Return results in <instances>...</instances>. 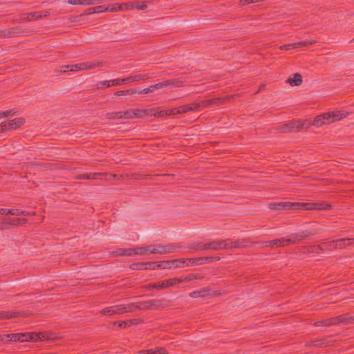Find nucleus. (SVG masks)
<instances>
[{"label":"nucleus","mask_w":354,"mask_h":354,"mask_svg":"<svg viewBox=\"0 0 354 354\" xmlns=\"http://www.w3.org/2000/svg\"><path fill=\"white\" fill-rule=\"evenodd\" d=\"M335 317V325L340 324H353V317H346V315H339Z\"/></svg>","instance_id":"aec40b11"},{"label":"nucleus","mask_w":354,"mask_h":354,"mask_svg":"<svg viewBox=\"0 0 354 354\" xmlns=\"http://www.w3.org/2000/svg\"><path fill=\"white\" fill-rule=\"evenodd\" d=\"M136 8L138 10H145L147 8V4L145 2H142L140 3L137 2V4H136Z\"/></svg>","instance_id":"603ef678"},{"label":"nucleus","mask_w":354,"mask_h":354,"mask_svg":"<svg viewBox=\"0 0 354 354\" xmlns=\"http://www.w3.org/2000/svg\"><path fill=\"white\" fill-rule=\"evenodd\" d=\"M291 48H295V46H294V43L284 44V45H282V46H280V49L282 50H290Z\"/></svg>","instance_id":"49530a36"},{"label":"nucleus","mask_w":354,"mask_h":354,"mask_svg":"<svg viewBox=\"0 0 354 354\" xmlns=\"http://www.w3.org/2000/svg\"><path fill=\"white\" fill-rule=\"evenodd\" d=\"M137 269L138 270H156L159 268L158 261L142 263L138 265Z\"/></svg>","instance_id":"6ab92c4d"},{"label":"nucleus","mask_w":354,"mask_h":354,"mask_svg":"<svg viewBox=\"0 0 354 354\" xmlns=\"http://www.w3.org/2000/svg\"><path fill=\"white\" fill-rule=\"evenodd\" d=\"M198 111L202 108H206V107L212 106L210 100H203V101H202L201 102H198Z\"/></svg>","instance_id":"a19ab883"},{"label":"nucleus","mask_w":354,"mask_h":354,"mask_svg":"<svg viewBox=\"0 0 354 354\" xmlns=\"http://www.w3.org/2000/svg\"><path fill=\"white\" fill-rule=\"evenodd\" d=\"M201 279V277L200 274H188L184 277H177V284L179 283H183V282H189L194 279Z\"/></svg>","instance_id":"393cba45"},{"label":"nucleus","mask_w":354,"mask_h":354,"mask_svg":"<svg viewBox=\"0 0 354 354\" xmlns=\"http://www.w3.org/2000/svg\"><path fill=\"white\" fill-rule=\"evenodd\" d=\"M167 111V116L168 115H176V114H181L180 113V106L178 107V108H173V109H166Z\"/></svg>","instance_id":"37998d69"},{"label":"nucleus","mask_w":354,"mask_h":354,"mask_svg":"<svg viewBox=\"0 0 354 354\" xmlns=\"http://www.w3.org/2000/svg\"><path fill=\"white\" fill-rule=\"evenodd\" d=\"M209 293V290L207 288H202L199 290L193 291L189 293V296L192 298L204 297Z\"/></svg>","instance_id":"a878e982"},{"label":"nucleus","mask_w":354,"mask_h":354,"mask_svg":"<svg viewBox=\"0 0 354 354\" xmlns=\"http://www.w3.org/2000/svg\"><path fill=\"white\" fill-rule=\"evenodd\" d=\"M316 326H330L335 325V317H330L328 319H323L315 322Z\"/></svg>","instance_id":"c756f323"},{"label":"nucleus","mask_w":354,"mask_h":354,"mask_svg":"<svg viewBox=\"0 0 354 354\" xmlns=\"http://www.w3.org/2000/svg\"><path fill=\"white\" fill-rule=\"evenodd\" d=\"M174 262L173 268H183L186 266L185 259H174L171 260Z\"/></svg>","instance_id":"ea45409f"},{"label":"nucleus","mask_w":354,"mask_h":354,"mask_svg":"<svg viewBox=\"0 0 354 354\" xmlns=\"http://www.w3.org/2000/svg\"><path fill=\"white\" fill-rule=\"evenodd\" d=\"M127 322H129V326L131 325H136L140 322L138 319H131Z\"/></svg>","instance_id":"052dcab7"},{"label":"nucleus","mask_w":354,"mask_h":354,"mask_svg":"<svg viewBox=\"0 0 354 354\" xmlns=\"http://www.w3.org/2000/svg\"><path fill=\"white\" fill-rule=\"evenodd\" d=\"M110 81H111V86H119L124 83L123 82H122V79L111 80Z\"/></svg>","instance_id":"864d4df0"},{"label":"nucleus","mask_w":354,"mask_h":354,"mask_svg":"<svg viewBox=\"0 0 354 354\" xmlns=\"http://www.w3.org/2000/svg\"><path fill=\"white\" fill-rule=\"evenodd\" d=\"M311 126V123L309 120H295L290 122L289 124L283 127V131L288 132L293 130H300L302 129H308Z\"/></svg>","instance_id":"423d86ee"},{"label":"nucleus","mask_w":354,"mask_h":354,"mask_svg":"<svg viewBox=\"0 0 354 354\" xmlns=\"http://www.w3.org/2000/svg\"><path fill=\"white\" fill-rule=\"evenodd\" d=\"M106 174L104 173H89V174H82L77 176V179H89V180H96V179H102Z\"/></svg>","instance_id":"2eb2a0df"},{"label":"nucleus","mask_w":354,"mask_h":354,"mask_svg":"<svg viewBox=\"0 0 354 354\" xmlns=\"http://www.w3.org/2000/svg\"><path fill=\"white\" fill-rule=\"evenodd\" d=\"M286 82L290 84L292 86H299L302 84V77L299 73L294 74L292 77H289Z\"/></svg>","instance_id":"4be33fe9"},{"label":"nucleus","mask_w":354,"mask_h":354,"mask_svg":"<svg viewBox=\"0 0 354 354\" xmlns=\"http://www.w3.org/2000/svg\"><path fill=\"white\" fill-rule=\"evenodd\" d=\"M228 100L227 97H216L212 99H210L212 106H218L220 104H223L225 103Z\"/></svg>","instance_id":"72a5a7b5"},{"label":"nucleus","mask_w":354,"mask_h":354,"mask_svg":"<svg viewBox=\"0 0 354 354\" xmlns=\"http://www.w3.org/2000/svg\"><path fill=\"white\" fill-rule=\"evenodd\" d=\"M3 212H5L4 208H0V214H3Z\"/></svg>","instance_id":"774afa93"},{"label":"nucleus","mask_w":354,"mask_h":354,"mask_svg":"<svg viewBox=\"0 0 354 354\" xmlns=\"http://www.w3.org/2000/svg\"><path fill=\"white\" fill-rule=\"evenodd\" d=\"M24 122V120L22 118H17L10 120L8 122H2L0 124V132H3L6 130H14L19 127Z\"/></svg>","instance_id":"9d476101"},{"label":"nucleus","mask_w":354,"mask_h":354,"mask_svg":"<svg viewBox=\"0 0 354 354\" xmlns=\"http://www.w3.org/2000/svg\"><path fill=\"white\" fill-rule=\"evenodd\" d=\"M330 207L329 204L322 203H300V209H327Z\"/></svg>","instance_id":"f8f14e48"},{"label":"nucleus","mask_w":354,"mask_h":354,"mask_svg":"<svg viewBox=\"0 0 354 354\" xmlns=\"http://www.w3.org/2000/svg\"><path fill=\"white\" fill-rule=\"evenodd\" d=\"M81 67L82 66H80V64H73L71 66L70 71H82Z\"/></svg>","instance_id":"09e8293b"},{"label":"nucleus","mask_w":354,"mask_h":354,"mask_svg":"<svg viewBox=\"0 0 354 354\" xmlns=\"http://www.w3.org/2000/svg\"><path fill=\"white\" fill-rule=\"evenodd\" d=\"M140 353H147V354H167L165 349L162 347L142 351Z\"/></svg>","instance_id":"473e14b6"},{"label":"nucleus","mask_w":354,"mask_h":354,"mask_svg":"<svg viewBox=\"0 0 354 354\" xmlns=\"http://www.w3.org/2000/svg\"><path fill=\"white\" fill-rule=\"evenodd\" d=\"M19 312L17 311H1L0 319H8L18 317Z\"/></svg>","instance_id":"c85d7f7f"},{"label":"nucleus","mask_w":354,"mask_h":354,"mask_svg":"<svg viewBox=\"0 0 354 354\" xmlns=\"http://www.w3.org/2000/svg\"><path fill=\"white\" fill-rule=\"evenodd\" d=\"M271 209H300V203L272 202L268 205Z\"/></svg>","instance_id":"0eeeda50"},{"label":"nucleus","mask_w":354,"mask_h":354,"mask_svg":"<svg viewBox=\"0 0 354 354\" xmlns=\"http://www.w3.org/2000/svg\"><path fill=\"white\" fill-rule=\"evenodd\" d=\"M207 259L206 258H188L185 259L186 266H195V265H201L205 263Z\"/></svg>","instance_id":"412c9836"},{"label":"nucleus","mask_w":354,"mask_h":354,"mask_svg":"<svg viewBox=\"0 0 354 354\" xmlns=\"http://www.w3.org/2000/svg\"><path fill=\"white\" fill-rule=\"evenodd\" d=\"M13 333L6 335V342H12Z\"/></svg>","instance_id":"680f3d73"},{"label":"nucleus","mask_w":354,"mask_h":354,"mask_svg":"<svg viewBox=\"0 0 354 354\" xmlns=\"http://www.w3.org/2000/svg\"><path fill=\"white\" fill-rule=\"evenodd\" d=\"M265 246L283 247L287 246L286 238L282 237L277 239L265 242Z\"/></svg>","instance_id":"f3484780"},{"label":"nucleus","mask_w":354,"mask_h":354,"mask_svg":"<svg viewBox=\"0 0 354 354\" xmlns=\"http://www.w3.org/2000/svg\"><path fill=\"white\" fill-rule=\"evenodd\" d=\"M6 335H0V342H6Z\"/></svg>","instance_id":"69168bd1"},{"label":"nucleus","mask_w":354,"mask_h":354,"mask_svg":"<svg viewBox=\"0 0 354 354\" xmlns=\"http://www.w3.org/2000/svg\"><path fill=\"white\" fill-rule=\"evenodd\" d=\"M104 10L106 12H117L118 10H121V4L120 3H113L109 6H106L104 8Z\"/></svg>","instance_id":"58836bf2"},{"label":"nucleus","mask_w":354,"mask_h":354,"mask_svg":"<svg viewBox=\"0 0 354 354\" xmlns=\"http://www.w3.org/2000/svg\"><path fill=\"white\" fill-rule=\"evenodd\" d=\"M115 119L123 118V111L114 112Z\"/></svg>","instance_id":"4d7b16f0"},{"label":"nucleus","mask_w":354,"mask_h":354,"mask_svg":"<svg viewBox=\"0 0 354 354\" xmlns=\"http://www.w3.org/2000/svg\"><path fill=\"white\" fill-rule=\"evenodd\" d=\"M111 86L110 80L101 81L97 84L98 88H105Z\"/></svg>","instance_id":"79ce46f5"},{"label":"nucleus","mask_w":354,"mask_h":354,"mask_svg":"<svg viewBox=\"0 0 354 354\" xmlns=\"http://www.w3.org/2000/svg\"><path fill=\"white\" fill-rule=\"evenodd\" d=\"M104 8H106V7L105 6H97L95 8H93L92 12L100 13V12H106L104 10Z\"/></svg>","instance_id":"de8ad7c7"},{"label":"nucleus","mask_w":354,"mask_h":354,"mask_svg":"<svg viewBox=\"0 0 354 354\" xmlns=\"http://www.w3.org/2000/svg\"><path fill=\"white\" fill-rule=\"evenodd\" d=\"M189 111H198V102H193L190 104H186L180 106V113L181 114L185 113Z\"/></svg>","instance_id":"a211bd4d"},{"label":"nucleus","mask_w":354,"mask_h":354,"mask_svg":"<svg viewBox=\"0 0 354 354\" xmlns=\"http://www.w3.org/2000/svg\"><path fill=\"white\" fill-rule=\"evenodd\" d=\"M152 88L155 89H160L163 88L162 82H159L156 84L152 85Z\"/></svg>","instance_id":"bf43d9fd"},{"label":"nucleus","mask_w":354,"mask_h":354,"mask_svg":"<svg viewBox=\"0 0 354 354\" xmlns=\"http://www.w3.org/2000/svg\"><path fill=\"white\" fill-rule=\"evenodd\" d=\"M71 66V65H66V66H62L60 72L66 73L67 71H70Z\"/></svg>","instance_id":"13d9d810"},{"label":"nucleus","mask_w":354,"mask_h":354,"mask_svg":"<svg viewBox=\"0 0 354 354\" xmlns=\"http://www.w3.org/2000/svg\"><path fill=\"white\" fill-rule=\"evenodd\" d=\"M312 234L313 233L308 230L292 234L288 238H286L287 245L297 243L304 239L307 238Z\"/></svg>","instance_id":"9b49d317"},{"label":"nucleus","mask_w":354,"mask_h":354,"mask_svg":"<svg viewBox=\"0 0 354 354\" xmlns=\"http://www.w3.org/2000/svg\"><path fill=\"white\" fill-rule=\"evenodd\" d=\"M106 118H107L109 120H115L114 112L106 113Z\"/></svg>","instance_id":"e2e57ef3"},{"label":"nucleus","mask_w":354,"mask_h":354,"mask_svg":"<svg viewBox=\"0 0 354 354\" xmlns=\"http://www.w3.org/2000/svg\"><path fill=\"white\" fill-rule=\"evenodd\" d=\"M113 325H118L119 328H124V327H127V326H129V322L125 321V322H113Z\"/></svg>","instance_id":"3c124183"},{"label":"nucleus","mask_w":354,"mask_h":354,"mask_svg":"<svg viewBox=\"0 0 354 354\" xmlns=\"http://www.w3.org/2000/svg\"><path fill=\"white\" fill-rule=\"evenodd\" d=\"M105 0H68L67 2L71 5H95L104 1Z\"/></svg>","instance_id":"dca6fc26"},{"label":"nucleus","mask_w":354,"mask_h":354,"mask_svg":"<svg viewBox=\"0 0 354 354\" xmlns=\"http://www.w3.org/2000/svg\"><path fill=\"white\" fill-rule=\"evenodd\" d=\"M4 210H5V212H3V215H9V214H10V215H17V216H19V215L28 216V215L30 214L28 212H26L25 211H21L19 209H5L4 208Z\"/></svg>","instance_id":"cd10ccee"},{"label":"nucleus","mask_w":354,"mask_h":354,"mask_svg":"<svg viewBox=\"0 0 354 354\" xmlns=\"http://www.w3.org/2000/svg\"><path fill=\"white\" fill-rule=\"evenodd\" d=\"M162 82L163 88H164V87L170 86L169 80H167L163 81V82Z\"/></svg>","instance_id":"0e129e2a"},{"label":"nucleus","mask_w":354,"mask_h":354,"mask_svg":"<svg viewBox=\"0 0 354 354\" xmlns=\"http://www.w3.org/2000/svg\"><path fill=\"white\" fill-rule=\"evenodd\" d=\"M136 308L133 304H119L106 307L101 310L104 315L113 316L124 313L133 312Z\"/></svg>","instance_id":"39448f33"},{"label":"nucleus","mask_w":354,"mask_h":354,"mask_svg":"<svg viewBox=\"0 0 354 354\" xmlns=\"http://www.w3.org/2000/svg\"><path fill=\"white\" fill-rule=\"evenodd\" d=\"M134 94H138V90L137 89H128L125 91H118L115 93V95L117 96H122V95H132Z\"/></svg>","instance_id":"c9c22d12"},{"label":"nucleus","mask_w":354,"mask_h":354,"mask_svg":"<svg viewBox=\"0 0 354 354\" xmlns=\"http://www.w3.org/2000/svg\"><path fill=\"white\" fill-rule=\"evenodd\" d=\"M7 228L6 226V218H0V229Z\"/></svg>","instance_id":"5fc2aeb1"},{"label":"nucleus","mask_w":354,"mask_h":354,"mask_svg":"<svg viewBox=\"0 0 354 354\" xmlns=\"http://www.w3.org/2000/svg\"><path fill=\"white\" fill-rule=\"evenodd\" d=\"M240 241H232L230 239L222 241H213L207 243H200L197 245L196 249L198 250H223V249H234L244 247Z\"/></svg>","instance_id":"f03ea898"},{"label":"nucleus","mask_w":354,"mask_h":354,"mask_svg":"<svg viewBox=\"0 0 354 354\" xmlns=\"http://www.w3.org/2000/svg\"><path fill=\"white\" fill-rule=\"evenodd\" d=\"M154 90H155V88H152V85H151L149 88H146L142 89V90L138 91V94H141V93H145V94H148L149 93L153 92Z\"/></svg>","instance_id":"a18cd8bd"},{"label":"nucleus","mask_w":354,"mask_h":354,"mask_svg":"<svg viewBox=\"0 0 354 354\" xmlns=\"http://www.w3.org/2000/svg\"><path fill=\"white\" fill-rule=\"evenodd\" d=\"M346 116L347 113L344 111L328 112L317 115L310 123L311 126L320 127L339 121Z\"/></svg>","instance_id":"7ed1b4c3"},{"label":"nucleus","mask_w":354,"mask_h":354,"mask_svg":"<svg viewBox=\"0 0 354 354\" xmlns=\"http://www.w3.org/2000/svg\"><path fill=\"white\" fill-rule=\"evenodd\" d=\"M170 86L173 88H179L185 86V82L182 78L169 80Z\"/></svg>","instance_id":"7c9ffc66"},{"label":"nucleus","mask_w":354,"mask_h":354,"mask_svg":"<svg viewBox=\"0 0 354 354\" xmlns=\"http://www.w3.org/2000/svg\"><path fill=\"white\" fill-rule=\"evenodd\" d=\"M55 335L46 332L13 333L12 342H38L55 339Z\"/></svg>","instance_id":"20e7f679"},{"label":"nucleus","mask_w":354,"mask_h":354,"mask_svg":"<svg viewBox=\"0 0 354 354\" xmlns=\"http://www.w3.org/2000/svg\"><path fill=\"white\" fill-rule=\"evenodd\" d=\"M145 111L147 113L146 118L149 116H154L157 118L167 116L166 110L155 111L154 109H145Z\"/></svg>","instance_id":"5701e85b"},{"label":"nucleus","mask_w":354,"mask_h":354,"mask_svg":"<svg viewBox=\"0 0 354 354\" xmlns=\"http://www.w3.org/2000/svg\"><path fill=\"white\" fill-rule=\"evenodd\" d=\"M122 82H123L124 83L135 82L134 75H131L128 77L123 78V79H122Z\"/></svg>","instance_id":"6e6d98bb"},{"label":"nucleus","mask_w":354,"mask_h":354,"mask_svg":"<svg viewBox=\"0 0 354 354\" xmlns=\"http://www.w3.org/2000/svg\"><path fill=\"white\" fill-rule=\"evenodd\" d=\"M149 306L151 308H157L160 306V301L159 300H151L148 301Z\"/></svg>","instance_id":"c03bdc74"},{"label":"nucleus","mask_w":354,"mask_h":354,"mask_svg":"<svg viewBox=\"0 0 354 354\" xmlns=\"http://www.w3.org/2000/svg\"><path fill=\"white\" fill-rule=\"evenodd\" d=\"M174 262L171 260L158 261V267L162 269L173 268Z\"/></svg>","instance_id":"e433bc0d"},{"label":"nucleus","mask_w":354,"mask_h":354,"mask_svg":"<svg viewBox=\"0 0 354 354\" xmlns=\"http://www.w3.org/2000/svg\"><path fill=\"white\" fill-rule=\"evenodd\" d=\"M121 4V10H130L136 8L137 1H131L127 3H122Z\"/></svg>","instance_id":"f704fd0d"},{"label":"nucleus","mask_w":354,"mask_h":354,"mask_svg":"<svg viewBox=\"0 0 354 354\" xmlns=\"http://www.w3.org/2000/svg\"><path fill=\"white\" fill-rule=\"evenodd\" d=\"M92 10H93V8H88V9L86 10V14H88V15H90V14H94L95 12H92Z\"/></svg>","instance_id":"338daca9"},{"label":"nucleus","mask_w":354,"mask_h":354,"mask_svg":"<svg viewBox=\"0 0 354 354\" xmlns=\"http://www.w3.org/2000/svg\"><path fill=\"white\" fill-rule=\"evenodd\" d=\"M147 115L145 109H131L123 111L124 119L144 118Z\"/></svg>","instance_id":"1a4fd4ad"},{"label":"nucleus","mask_w":354,"mask_h":354,"mask_svg":"<svg viewBox=\"0 0 354 354\" xmlns=\"http://www.w3.org/2000/svg\"><path fill=\"white\" fill-rule=\"evenodd\" d=\"M6 218V226L7 228L10 225L19 226L26 222L25 218Z\"/></svg>","instance_id":"b1692460"},{"label":"nucleus","mask_w":354,"mask_h":354,"mask_svg":"<svg viewBox=\"0 0 354 354\" xmlns=\"http://www.w3.org/2000/svg\"><path fill=\"white\" fill-rule=\"evenodd\" d=\"M177 277L169 279L164 281H160L154 283L148 284L146 287L148 290H164L171 286H174L177 284Z\"/></svg>","instance_id":"6e6552de"},{"label":"nucleus","mask_w":354,"mask_h":354,"mask_svg":"<svg viewBox=\"0 0 354 354\" xmlns=\"http://www.w3.org/2000/svg\"><path fill=\"white\" fill-rule=\"evenodd\" d=\"M50 12L48 11H44V12H30L24 14L21 17L22 21H32L33 19H41L42 17H47L48 16Z\"/></svg>","instance_id":"4468645a"},{"label":"nucleus","mask_w":354,"mask_h":354,"mask_svg":"<svg viewBox=\"0 0 354 354\" xmlns=\"http://www.w3.org/2000/svg\"><path fill=\"white\" fill-rule=\"evenodd\" d=\"M330 246H334L336 248H344L346 246L354 245V239H341L329 241Z\"/></svg>","instance_id":"ddd939ff"},{"label":"nucleus","mask_w":354,"mask_h":354,"mask_svg":"<svg viewBox=\"0 0 354 354\" xmlns=\"http://www.w3.org/2000/svg\"><path fill=\"white\" fill-rule=\"evenodd\" d=\"M180 247L175 244H154L144 247L136 248L135 249L122 250L118 252L119 255H132V254H165L176 252Z\"/></svg>","instance_id":"f257e3e1"},{"label":"nucleus","mask_w":354,"mask_h":354,"mask_svg":"<svg viewBox=\"0 0 354 354\" xmlns=\"http://www.w3.org/2000/svg\"><path fill=\"white\" fill-rule=\"evenodd\" d=\"M155 77L154 73H143L134 75L135 82H140L147 79L153 78Z\"/></svg>","instance_id":"2f4dec72"},{"label":"nucleus","mask_w":354,"mask_h":354,"mask_svg":"<svg viewBox=\"0 0 354 354\" xmlns=\"http://www.w3.org/2000/svg\"><path fill=\"white\" fill-rule=\"evenodd\" d=\"M80 66L82 71H86L89 70L92 68H95L98 66H102V62H83L80 63Z\"/></svg>","instance_id":"bb28decb"},{"label":"nucleus","mask_w":354,"mask_h":354,"mask_svg":"<svg viewBox=\"0 0 354 354\" xmlns=\"http://www.w3.org/2000/svg\"><path fill=\"white\" fill-rule=\"evenodd\" d=\"M315 43V40L310 39V40H305L299 42L294 43V46L295 48H300L302 46H307L309 45H312Z\"/></svg>","instance_id":"4c0bfd02"},{"label":"nucleus","mask_w":354,"mask_h":354,"mask_svg":"<svg viewBox=\"0 0 354 354\" xmlns=\"http://www.w3.org/2000/svg\"><path fill=\"white\" fill-rule=\"evenodd\" d=\"M12 115L11 111H0V118H7Z\"/></svg>","instance_id":"8fccbe9b"}]
</instances>
